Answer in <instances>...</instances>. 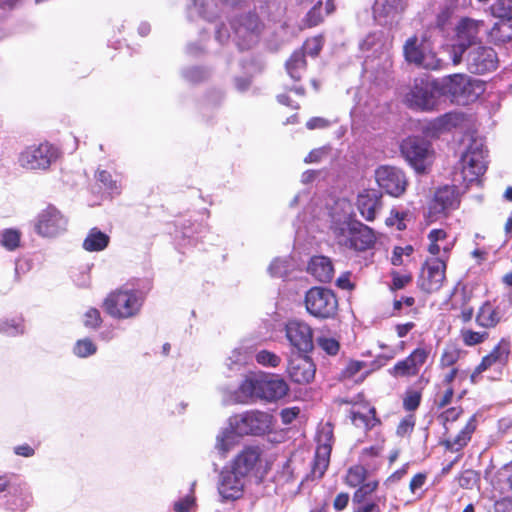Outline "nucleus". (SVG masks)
Here are the masks:
<instances>
[{
	"mask_svg": "<svg viewBox=\"0 0 512 512\" xmlns=\"http://www.w3.org/2000/svg\"><path fill=\"white\" fill-rule=\"evenodd\" d=\"M21 233L16 229H5L1 233L0 243L8 251H14L20 246Z\"/></svg>",
	"mask_w": 512,
	"mask_h": 512,
	"instance_id": "obj_40",
	"label": "nucleus"
},
{
	"mask_svg": "<svg viewBox=\"0 0 512 512\" xmlns=\"http://www.w3.org/2000/svg\"><path fill=\"white\" fill-rule=\"evenodd\" d=\"M404 60L427 70H438L442 61L433 51V42L430 37L423 33L421 36L413 34L408 37L402 47Z\"/></svg>",
	"mask_w": 512,
	"mask_h": 512,
	"instance_id": "obj_5",
	"label": "nucleus"
},
{
	"mask_svg": "<svg viewBox=\"0 0 512 512\" xmlns=\"http://www.w3.org/2000/svg\"><path fill=\"white\" fill-rule=\"evenodd\" d=\"M462 61L467 71L475 75L491 73L499 66V57L495 49L483 43L468 49Z\"/></svg>",
	"mask_w": 512,
	"mask_h": 512,
	"instance_id": "obj_13",
	"label": "nucleus"
},
{
	"mask_svg": "<svg viewBox=\"0 0 512 512\" xmlns=\"http://www.w3.org/2000/svg\"><path fill=\"white\" fill-rule=\"evenodd\" d=\"M97 351L96 345L89 338L80 339L76 342L73 352L76 356L85 358L95 354Z\"/></svg>",
	"mask_w": 512,
	"mask_h": 512,
	"instance_id": "obj_45",
	"label": "nucleus"
},
{
	"mask_svg": "<svg viewBox=\"0 0 512 512\" xmlns=\"http://www.w3.org/2000/svg\"><path fill=\"white\" fill-rule=\"evenodd\" d=\"M414 251V248L412 245H406L405 247L396 246L393 249L392 257H391V263L394 266H400L403 264V256H410Z\"/></svg>",
	"mask_w": 512,
	"mask_h": 512,
	"instance_id": "obj_54",
	"label": "nucleus"
},
{
	"mask_svg": "<svg viewBox=\"0 0 512 512\" xmlns=\"http://www.w3.org/2000/svg\"><path fill=\"white\" fill-rule=\"evenodd\" d=\"M448 238V233L444 229H432L428 235L427 239L429 244L427 246V251L432 256L437 257L440 254L441 248L438 242L445 241Z\"/></svg>",
	"mask_w": 512,
	"mask_h": 512,
	"instance_id": "obj_39",
	"label": "nucleus"
},
{
	"mask_svg": "<svg viewBox=\"0 0 512 512\" xmlns=\"http://www.w3.org/2000/svg\"><path fill=\"white\" fill-rule=\"evenodd\" d=\"M329 125L330 121L323 117H312L306 123V127L309 130L324 129L327 128Z\"/></svg>",
	"mask_w": 512,
	"mask_h": 512,
	"instance_id": "obj_60",
	"label": "nucleus"
},
{
	"mask_svg": "<svg viewBox=\"0 0 512 512\" xmlns=\"http://www.w3.org/2000/svg\"><path fill=\"white\" fill-rule=\"evenodd\" d=\"M446 270L447 260L435 256L427 258L417 280L420 290L428 294L439 291L446 281Z\"/></svg>",
	"mask_w": 512,
	"mask_h": 512,
	"instance_id": "obj_14",
	"label": "nucleus"
},
{
	"mask_svg": "<svg viewBox=\"0 0 512 512\" xmlns=\"http://www.w3.org/2000/svg\"><path fill=\"white\" fill-rule=\"evenodd\" d=\"M383 450L382 446H370L362 450L361 455L365 458H375L381 455Z\"/></svg>",
	"mask_w": 512,
	"mask_h": 512,
	"instance_id": "obj_62",
	"label": "nucleus"
},
{
	"mask_svg": "<svg viewBox=\"0 0 512 512\" xmlns=\"http://www.w3.org/2000/svg\"><path fill=\"white\" fill-rule=\"evenodd\" d=\"M307 62L303 51H295L286 62L289 75L296 81L301 79V72L306 69Z\"/></svg>",
	"mask_w": 512,
	"mask_h": 512,
	"instance_id": "obj_32",
	"label": "nucleus"
},
{
	"mask_svg": "<svg viewBox=\"0 0 512 512\" xmlns=\"http://www.w3.org/2000/svg\"><path fill=\"white\" fill-rule=\"evenodd\" d=\"M441 95H447L452 102L468 105L475 102L484 92V83L466 74H453L440 82Z\"/></svg>",
	"mask_w": 512,
	"mask_h": 512,
	"instance_id": "obj_7",
	"label": "nucleus"
},
{
	"mask_svg": "<svg viewBox=\"0 0 512 512\" xmlns=\"http://www.w3.org/2000/svg\"><path fill=\"white\" fill-rule=\"evenodd\" d=\"M109 243V235L102 232L97 227H93L89 230L86 238L83 241L82 246L84 250L88 252H99L106 249Z\"/></svg>",
	"mask_w": 512,
	"mask_h": 512,
	"instance_id": "obj_31",
	"label": "nucleus"
},
{
	"mask_svg": "<svg viewBox=\"0 0 512 512\" xmlns=\"http://www.w3.org/2000/svg\"><path fill=\"white\" fill-rule=\"evenodd\" d=\"M463 413L464 409L462 406H453L446 408L437 416L438 422L444 429L443 436L445 438L441 441V445L448 451L458 452L466 447L477 429V417L476 415H472L457 435L453 438L450 437L449 424L456 422Z\"/></svg>",
	"mask_w": 512,
	"mask_h": 512,
	"instance_id": "obj_4",
	"label": "nucleus"
},
{
	"mask_svg": "<svg viewBox=\"0 0 512 512\" xmlns=\"http://www.w3.org/2000/svg\"><path fill=\"white\" fill-rule=\"evenodd\" d=\"M505 313L500 306L491 300L484 301L475 314V323L478 327L490 330L496 328L504 319Z\"/></svg>",
	"mask_w": 512,
	"mask_h": 512,
	"instance_id": "obj_25",
	"label": "nucleus"
},
{
	"mask_svg": "<svg viewBox=\"0 0 512 512\" xmlns=\"http://www.w3.org/2000/svg\"><path fill=\"white\" fill-rule=\"evenodd\" d=\"M286 373L293 383L307 385L315 378L316 365L306 354L293 355L288 360Z\"/></svg>",
	"mask_w": 512,
	"mask_h": 512,
	"instance_id": "obj_21",
	"label": "nucleus"
},
{
	"mask_svg": "<svg viewBox=\"0 0 512 512\" xmlns=\"http://www.w3.org/2000/svg\"><path fill=\"white\" fill-rule=\"evenodd\" d=\"M274 423L272 414L260 410L245 411L233 417V426L240 435H265L272 432Z\"/></svg>",
	"mask_w": 512,
	"mask_h": 512,
	"instance_id": "obj_11",
	"label": "nucleus"
},
{
	"mask_svg": "<svg viewBox=\"0 0 512 512\" xmlns=\"http://www.w3.org/2000/svg\"><path fill=\"white\" fill-rule=\"evenodd\" d=\"M461 357V350L457 347H447L443 350L440 359L439 366L441 368L454 367Z\"/></svg>",
	"mask_w": 512,
	"mask_h": 512,
	"instance_id": "obj_42",
	"label": "nucleus"
},
{
	"mask_svg": "<svg viewBox=\"0 0 512 512\" xmlns=\"http://www.w3.org/2000/svg\"><path fill=\"white\" fill-rule=\"evenodd\" d=\"M498 20L486 31L488 41L495 46L512 42V17L497 18Z\"/></svg>",
	"mask_w": 512,
	"mask_h": 512,
	"instance_id": "obj_29",
	"label": "nucleus"
},
{
	"mask_svg": "<svg viewBox=\"0 0 512 512\" xmlns=\"http://www.w3.org/2000/svg\"><path fill=\"white\" fill-rule=\"evenodd\" d=\"M486 28V22L482 19L465 16L458 20L454 28L453 64H460L468 49L482 44L481 33Z\"/></svg>",
	"mask_w": 512,
	"mask_h": 512,
	"instance_id": "obj_6",
	"label": "nucleus"
},
{
	"mask_svg": "<svg viewBox=\"0 0 512 512\" xmlns=\"http://www.w3.org/2000/svg\"><path fill=\"white\" fill-rule=\"evenodd\" d=\"M375 179L379 187L394 198L402 196L408 187L405 173L395 166L378 167L375 171Z\"/></svg>",
	"mask_w": 512,
	"mask_h": 512,
	"instance_id": "obj_19",
	"label": "nucleus"
},
{
	"mask_svg": "<svg viewBox=\"0 0 512 512\" xmlns=\"http://www.w3.org/2000/svg\"><path fill=\"white\" fill-rule=\"evenodd\" d=\"M470 302L471 295L464 291L461 296L460 304H453L452 306L453 309L459 310V314L457 317L463 324L470 323L475 314L474 307L470 304Z\"/></svg>",
	"mask_w": 512,
	"mask_h": 512,
	"instance_id": "obj_35",
	"label": "nucleus"
},
{
	"mask_svg": "<svg viewBox=\"0 0 512 512\" xmlns=\"http://www.w3.org/2000/svg\"><path fill=\"white\" fill-rule=\"evenodd\" d=\"M391 277H392V281L389 286L391 291H397V290L403 289L407 285H409L413 280L411 273L400 274L397 271H392Z\"/></svg>",
	"mask_w": 512,
	"mask_h": 512,
	"instance_id": "obj_50",
	"label": "nucleus"
},
{
	"mask_svg": "<svg viewBox=\"0 0 512 512\" xmlns=\"http://www.w3.org/2000/svg\"><path fill=\"white\" fill-rule=\"evenodd\" d=\"M416 424V417L414 414H407L403 417L396 427V434L399 437L410 436Z\"/></svg>",
	"mask_w": 512,
	"mask_h": 512,
	"instance_id": "obj_48",
	"label": "nucleus"
},
{
	"mask_svg": "<svg viewBox=\"0 0 512 512\" xmlns=\"http://www.w3.org/2000/svg\"><path fill=\"white\" fill-rule=\"evenodd\" d=\"M322 8L323 2L319 0L308 11L305 17V24L307 27L312 28L323 22L324 15L322 13Z\"/></svg>",
	"mask_w": 512,
	"mask_h": 512,
	"instance_id": "obj_46",
	"label": "nucleus"
},
{
	"mask_svg": "<svg viewBox=\"0 0 512 512\" xmlns=\"http://www.w3.org/2000/svg\"><path fill=\"white\" fill-rule=\"evenodd\" d=\"M310 273L316 280L329 283L334 277V267L332 261L326 256H313L307 267Z\"/></svg>",
	"mask_w": 512,
	"mask_h": 512,
	"instance_id": "obj_30",
	"label": "nucleus"
},
{
	"mask_svg": "<svg viewBox=\"0 0 512 512\" xmlns=\"http://www.w3.org/2000/svg\"><path fill=\"white\" fill-rule=\"evenodd\" d=\"M285 337L291 347L299 354H307L314 348V331L312 327L300 319H290L285 324Z\"/></svg>",
	"mask_w": 512,
	"mask_h": 512,
	"instance_id": "obj_18",
	"label": "nucleus"
},
{
	"mask_svg": "<svg viewBox=\"0 0 512 512\" xmlns=\"http://www.w3.org/2000/svg\"><path fill=\"white\" fill-rule=\"evenodd\" d=\"M460 338L465 346L472 347L488 340L489 333L487 331H475L471 328H462Z\"/></svg>",
	"mask_w": 512,
	"mask_h": 512,
	"instance_id": "obj_36",
	"label": "nucleus"
},
{
	"mask_svg": "<svg viewBox=\"0 0 512 512\" xmlns=\"http://www.w3.org/2000/svg\"><path fill=\"white\" fill-rule=\"evenodd\" d=\"M102 317L97 308H89L84 314V326L89 329H97L102 324Z\"/></svg>",
	"mask_w": 512,
	"mask_h": 512,
	"instance_id": "obj_51",
	"label": "nucleus"
},
{
	"mask_svg": "<svg viewBox=\"0 0 512 512\" xmlns=\"http://www.w3.org/2000/svg\"><path fill=\"white\" fill-rule=\"evenodd\" d=\"M299 413L298 407L285 408L280 413L281 420L284 424H290L298 417Z\"/></svg>",
	"mask_w": 512,
	"mask_h": 512,
	"instance_id": "obj_58",
	"label": "nucleus"
},
{
	"mask_svg": "<svg viewBox=\"0 0 512 512\" xmlns=\"http://www.w3.org/2000/svg\"><path fill=\"white\" fill-rule=\"evenodd\" d=\"M490 11L495 18L512 17V0H494Z\"/></svg>",
	"mask_w": 512,
	"mask_h": 512,
	"instance_id": "obj_44",
	"label": "nucleus"
},
{
	"mask_svg": "<svg viewBox=\"0 0 512 512\" xmlns=\"http://www.w3.org/2000/svg\"><path fill=\"white\" fill-rule=\"evenodd\" d=\"M362 411L351 410L350 420L355 427L363 428L365 431H370L376 426L382 424L381 419L377 415L376 408L369 402L364 401L360 404Z\"/></svg>",
	"mask_w": 512,
	"mask_h": 512,
	"instance_id": "obj_27",
	"label": "nucleus"
},
{
	"mask_svg": "<svg viewBox=\"0 0 512 512\" xmlns=\"http://www.w3.org/2000/svg\"><path fill=\"white\" fill-rule=\"evenodd\" d=\"M255 361L264 367L277 368L280 366L282 359L278 354L262 349L255 354Z\"/></svg>",
	"mask_w": 512,
	"mask_h": 512,
	"instance_id": "obj_41",
	"label": "nucleus"
},
{
	"mask_svg": "<svg viewBox=\"0 0 512 512\" xmlns=\"http://www.w3.org/2000/svg\"><path fill=\"white\" fill-rule=\"evenodd\" d=\"M57 158V149L49 142L27 146L19 156L20 165L26 169H47Z\"/></svg>",
	"mask_w": 512,
	"mask_h": 512,
	"instance_id": "obj_17",
	"label": "nucleus"
},
{
	"mask_svg": "<svg viewBox=\"0 0 512 512\" xmlns=\"http://www.w3.org/2000/svg\"><path fill=\"white\" fill-rule=\"evenodd\" d=\"M423 396V387L419 389H415L413 387H408L402 397V407L409 414H413L421 404Z\"/></svg>",
	"mask_w": 512,
	"mask_h": 512,
	"instance_id": "obj_33",
	"label": "nucleus"
},
{
	"mask_svg": "<svg viewBox=\"0 0 512 512\" xmlns=\"http://www.w3.org/2000/svg\"><path fill=\"white\" fill-rule=\"evenodd\" d=\"M318 346L330 356H335L340 350V343L333 337L321 336L317 338Z\"/></svg>",
	"mask_w": 512,
	"mask_h": 512,
	"instance_id": "obj_49",
	"label": "nucleus"
},
{
	"mask_svg": "<svg viewBox=\"0 0 512 512\" xmlns=\"http://www.w3.org/2000/svg\"><path fill=\"white\" fill-rule=\"evenodd\" d=\"M459 119L456 113H446L440 117H437L432 123L431 127L437 132L449 130L453 127L456 121Z\"/></svg>",
	"mask_w": 512,
	"mask_h": 512,
	"instance_id": "obj_43",
	"label": "nucleus"
},
{
	"mask_svg": "<svg viewBox=\"0 0 512 512\" xmlns=\"http://www.w3.org/2000/svg\"><path fill=\"white\" fill-rule=\"evenodd\" d=\"M441 95L440 82L430 75H419L413 79L403 95L402 102L416 112H432L437 109Z\"/></svg>",
	"mask_w": 512,
	"mask_h": 512,
	"instance_id": "obj_1",
	"label": "nucleus"
},
{
	"mask_svg": "<svg viewBox=\"0 0 512 512\" xmlns=\"http://www.w3.org/2000/svg\"><path fill=\"white\" fill-rule=\"evenodd\" d=\"M333 444V429L330 425H326L319 431L317 436V447L310 471L312 480L321 479L327 471L330 464Z\"/></svg>",
	"mask_w": 512,
	"mask_h": 512,
	"instance_id": "obj_15",
	"label": "nucleus"
},
{
	"mask_svg": "<svg viewBox=\"0 0 512 512\" xmlns=\"http://www.w3.org/2000/svg\"><path fill=\"white\" fill-rule=\"evenodd\" d=\"M353 512H381V508L377 501L371 500L353 503Z\"/></svg>",
	"mask_w": 512,
	"mask_h": 512,
	"instance_id": "obj_57",
	"label": "nucleus"
},
{
	"mask_svg": "<svg viewBox=\"0 0 512 512\" xmlns=\"http://www.w3.org/2000/svg\"><path fill=\"white\" fill-rule=\"evenodd\" d=\"M429 356V348L425 346H418L404 359L397 361L393 367L389 369V374L394 378L415 377L426 364Z\"/></svg>",
	"mask_w": 512,
	"mask_h": 512,
	"instance_id": "obj_20",
	"label": "nucleus"
},
{
	"mask_svg": "<svg viewBox=\"0 0 512 512\" xmlns=\"http://www.w3.org/2000/svg\"><path fill=\"white\" fill-rule=\"evenodd\" d=\"M68 218L54 205L41 210L35 220V232L42 237H56L67 230Z\"/></svg>",
	"mask_w": 512,
	"mask_h": 512,
	"instance_id": "obj_16",
	"label": "nucleus"
},
{
	"mask_svg": "<svg viewBox=\"0 0 512 512\" xmlns=\"http://www.w3.org/2000/svg\"><path fill=\"white\" fill-rule=\"evenodd\" d=\"M337 244L355 252H366L374 248L377 236L371 227L356 219H346L333 228Z\"/></svg>",
	"mask_w": 512,
	"mask_h": 512,
	"instance_id": "obj_2",
	"label": "nucleus"
},
{
	"mask_svg": "<svg viewBox=\"0 0 512 512\" xmlns=\"http://www.w3.org/2000/svg\"><path fill=\"white\" fill-rule=\"evenodd\" d=\"M411 212L409 210L399 211L395 208L390 210L385 224L389 227L396 226L398 231H404L407 228L406 221L410 220Z\"/></svg>",
	"mask_w": 512,
	"mask_h": 512,
	"instance_id": "obj_38",
	"label": "nucleus"
},
{
	"mask_svg": "<svg viewBox=\"0 0 512 512\" xmlns=\"http://www.w3.org/2000/svg\"><path fill=\"white\" fill-rule=\"evenodd\" d=\"M379 487V481L374 479L357 486L355 492L352 495V503H362L365 501H371L369 496L375 492Z\"/></svg>",
	"mask_w": 512,
	"mask_h": 512,
	"instance_id": "obj_37",
	"label": "nucleus"
},
{
	"mask_svg": "<svg viewBox=\"0 0 512 512\" xmlns=\"http://www.w3.org/2000/svg\"><path fill=\"white\" fill-rule=\"evenodd\" d=\"M349 494L347 492H341L337 494L333 501V508L335 511L340 512L343 511L349 503Z\"/></svg>",
	"mask_w": 512,
	"mask_h": 512,
	"instance_id": "obj_59",
	"label": "nucleus"
},
{
	"mask_svg": "<svg viewBox=\"0 0 512 512\" xmlns=\"http://www.w3.org/2000/svg\"><path fill=\"white\" fill-rule=\"evenodd\" d=\"M401 153L406 161L418 173L426 172L432 164L433 150L431 143L419 136H410L404 139L400 146Z\"/></svg>",
	"mask_w": 512,
	"mask_h": 512,
	"instance_id": "obj_12",
	"label": "nucleus"
},
{
	"mask_svg": "<svg viewBox=\"0 0 512 512\" xmlns=\"http://www.w3.org/2000/svg\"><path fill=\"white\" fill-rule=\"evenodd\" d=\"M243 476L238 474L233 468L223 470L220 474L218 492L222 501H235L240 499L244 493Z\"/></svg>",
	"mask_w": 512,
	"mask_h": 512,
	"instance_id": "obj_24",
	"label": "nucleus"
},
{
	"mask_svg": "<svg viewBox=\"0 0 512 512\" xmlns=\"http://www.w3.org/2000/svg\"><path fill=\"white\" fill-rule=\"evenodd\" d=\"M262 449L257 445L245 446L233 460L232 468L245 477L261 461Z\"/></svg>",
	"mask_w": 512,
	"mask_h": 512,
	"instance_id": "obj_26",
	"label": "nucleus"
},
{
	"mask_svg": "<svg viewBox=\"0 0 512 512\" xmlns=\"http://www.w3.org/2000/svg\"><path fill=\"white\" fill-rule=\"evenodd\" d=\"M145 299L146 294L140 290L118 288L105 297L102 307L110 317L124 320L138 316Z\"/></svg>",
	"mask_w": 512,
	"mask_h": 512,
	"instance_id": "obj_3",
	"label": "nucleus"
},
{
	"mask_svg": "<svg viewBox=\"0 0 512 512\" xmlns=\"http://www.w3.org/2000/svg\"><path fill=\"white\" fill-rule=\"evenodd\" d=\"M454 389L453 387H446L443 393H438L434 400V405L437 409L447 407L453 400Z\"/></svg>",
	"mask_w": 512,
	"mask_h": 512,
	"instance_id": "obj_55",
	"label": "nucleus"
},
{
	"mask_svg": "<svg viewBox=\"0 0 512 512\" xmlns=\"http://www.w3.org/2000/svg\"><path fill=\"white\" fill-rule=\"evenodd\" d=\"M241 391L251 397L275 402L288 394L289 386L279 376L264 375L245 379L241 384Z\"/></svg>",
	"mask_w": 512,
	"mask_h": 512,
	"instance_id": "obj_8",
	"label": "nucleus"
},
{
	"mask_svg": "<svg viewBox=\"0 0 512 512\" xmlns=\"http://www.w3.org/2000/svg\"><path fill=\"white\" fill-rule=\"evenodd\" d=\"M382 206V195L376 190H365L358 195L357 208L360 215L368 222L376 218V211Z\"/></svg>",
	"mask_w": 512,
	"mask_h": 512,
	"instance_id": "obj_28",
	"label": "nucleus"
},
{
	"mask_svg": "<svg viewBox=\"0 0 512 512\" xmlns=\"http://www.w3.org/2000/svg\"><path fill=\"white\" fill-rule=\"evenodd\" d=\"M488 150L481 139L473 138L460 158L462 180L477 181L487 170Z\"/></svg>",
	"mask_w": 512,
	"mask_h": 512,
	"instance_id": "obj_9",
	"label": "nucleus"
},
{
	"mask_svg": "<svg viewBox=\"0 0 512 512\" xmlns=\"http://www.w3.org/2000/svg\"><path fill=\"white\" fill-rule=\"evenodd\" d=\"M196 505V498L193 489L191 493L174 503L175 512H190Z\"/></svg>",
	"mask_w": 512,
	"mask_h": 512,
	"instance_id": "obj_53",
	"label": "nucleus"
},
{
	"mask_svg": "<svg viewBox=\"0 0 512 512\" xmlns=\"http://www.w3.org/2000/svg\"><path fill=\"white\" fill-rule=\"evenodd\" d=\"M324 45V38L321 35L308 38L303 45L304 53L311 57H317Z\"/></svg>",
	"mask_w": 512,
	"mask_h": 512,
	"instance_id": "obj_47",
	"label": "nucleus"
},
{
	"mask_svg": "<svg viewBox=\"0 0 512 512\" xmlns=\"http://www.w3.org/2000/svg\"><path fill=\"white\" fill-rule=\"evenodd\" d=\"M240 26L251 33H258L261 28V21L255 13H249L241 18Z\"/></svg>",
	"mask_w": 512,
	"mask_h": 512,
	"instance_id": "obj_52",
	"label": "nucleus"
},
{
	"mask_svg": "<svg viewBox=\"0 0 512 512\" xmlns=\"http://www.w3.org/2000/svg\"><path fill=\"white\" fill-rule=\"evenodd\" d=\"M510 353V342L505 338L500 339V341L492 348L490 353L483 356L480 363L474 368L470 375V381L472 383H476L478 377L483 372L497 363L502 366L507 365Z\"/></svg>",
	"mask_w": 512,
	"mask_h": 512,
	"instance_id": "obj_22",
	"label": "nucleus"
},
{
	"mask_svg": "<svg viewBox=\"0 0 512 512\" xmlns=\"http://www.w3.org/2000/svg\"><path fill=\"white\" fill-rule=\"evenodd\" d=\"M427 474L426 473H417L415 474L409 484V489L412 493H415L416 490L420 489L426 482Z\"/></svg>",
	"mask_w": 512,
	"mask_h": 512,
	"instance_id": "obj_61",
	"label": "nucleus"
},
{
	"mask_svg": "<svg viewBox=\"0 0 512 512\" xmlns=\"http://www.w3.org/2000/svg\"><path fill=\"white\" fill-rule=\"evenodd\" d=\"M460 206V194L457 186L444 185L436 189L429 210L433 214L447 215Z\"/></svg>",
	"mask_w": 512,
	"mask_h": 512,
	"instance_id": "obj_23",
	"label": "nucleus"
},
{
	"mask_svg": "<svg viewBox=\"0 0 512 512\" xmlns=\"http://www.w3.org/2000/svg\"><path fill=\"white\" fill-rule=\"evenodd\" d=\"M415 327L414 322H406L403 324H397L395 327L397 336L399 338L405 337Z\"/></svg>",
	"mask_w": 512,
	"mask_h": 512,
	"instance_id": "obj_64",
	"label": "nucleus"
},
{
	"mask_svg": "<svg viewBox=\"0 0 512 512\" xmlns=\"http://www.w3.org/2000/svg\"><path fill=\"white\" fill-rule=\"evenodd\" d=\"M14 453L22 457H32L35 454V450L28 444H22L14 448Z\"/></svg>",
	"mask_w": 512,
	"mask_h": 512,
	"instance_id": "obj_63",
	"label": "nucleus"
},
{
	"mask_svg": "<svg viewBox=\"0 0 512 512\" xmlns=\"http://www.w3.org/2000/svg\"><path fill=\"white\" fill-rule=\"evenodd\" d=\"M304 304L309 315L321 320L334 318L339 306L334 291L321 286H314L306 291Z\"/></svg>",
	"mask_w": 512,
	"mask_h": 512,
	"instance_id": "obj_10",
	"label": "nucleus"
},
{
	"mask_svg": "<svg viewBox=\"0 0 512 512\" xmlns=\"http://www.w3.org/2000/svg\"><path fill=\"white\" fill-rule=\"evenodd\" d=\"M364 367H365V363L363 361L351 360L348 362L346 367L342 370V377L345 379H351L357 373H359Z\"/></svg>",
	"mask_w": 512,
	"mask_h": 512,
	"instance_id": "obj_56",
	"label": "nucleus"
},
{
	"mask_svg": "<svg viewBox=\"0 0 512 512\" xmlns=\"http://www.w3.org/2000/svg\"><path fill=\"white\" fill-rule=\"evenodd\" d=\"M368 476V470L360 464L353 465L348 468L344 482L348 487L356 488L363 484Z\"/></svg>",
	"mask_w": 512,
	"mask_h": 512,
	"instance_id": "obj_34",
	"label": "nucleus"
}]
</instances>
